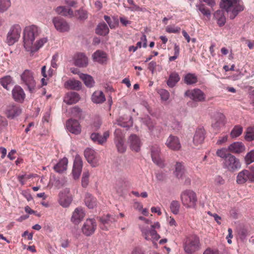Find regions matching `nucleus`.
<instances>
[{
    "label": "nucleus",
    "instance_id": "obj_1",
    "mask_svg": "<svg viewBox=\"0 0 254 254\" xmlns=\"http://www.w3.org/2000/svg\"><path fill=\"white\" fill-rule=\"evenodd\" d=\"M40 29L35 25L26 27L23 31V44L25 50L31 53L38 51L47 42V38H42L37 40L35 43V39L40 35Z\"/></svg>",
    "mask_w": 254,
    "mask_h": 254
},
{
    "label": "nucleus",
    "instance_id": "obj_2",
    "mask_svg": "<svg viewBox=\"0 0 254 254\" xmlns=\"http://www.w3.org/2000/svg\"><path fill=\"white\" fill-rule=\"evenodd\" d=\"M138 219L144 222V224H139V228L142 232V236L146 240H151L154 243V241H158L160 238L156 229L160 228V225L158 222H156L152 224L151 220L145 218L143 216H139Z\"/></svg>",
    "mask_w": 254,
    "mask_h": 254
},
{
    "label": "nucleus",
    "instance_id": "obj_3",
    "mask_svg": "<svg viewBox=\"0 0 254 254\" xmlns=\"http://www.w3.org/2000/svg\"><path fill=\"white\" fill-rule=\"evenodd\" d=\"M220 5L229 14L231 19H234L244 9L240 0H221Z\"/></svg>",
    "mask_w": 254,
    "mask_h": 254
},
{
    "label": "nucleus",
    "instance_id": "obj_4",
    "mask_svg": "<svg viewBox=\"0 0 254 254\" xmlns=\"http://www.w3.org/2000/svg\"><path fill=\"white\" fill-rule=\"evenodd\" d=\"M21 84L31 93L34 92L36 87V81L33 72L30 69H25L20 74Z\"/></svg>",
    "mask_w": 254,
    "mask_h": 254
},
{
    "label": "nucleus",
    "instance_id": "obj_5",
    "mask_svg": "<svg viewBox=\"0 0 254 254\" xmlns=\"http://www.w3.org/2000/svg\"><path fill=\"white\" fill-rule=\"evenodd\" d=\"M223 168L227 171L234 173L241 168L240 159L231 154L228 155L222 163Z\"/></svg>",
    "mask_w": 254,
    "mask_h": 254
},
{
    "label": "nucleus",
    "instance_id": "obj_6",
    "mask_svg": "<svg viewBox=\"0 0 254 254\" xmlns=\"http://www.w3.org/2000/svg\"><path fill=\"white\" fill-rule=\"evenodd\" d=\"M181 199L184 206L187 208H193L196 205V193L191 190H186L182 192Z\"/></svg>",
    "mask_w": 254,
    "mask_h": 254
},
{
    "label": "nucleus",
    "instance_id": "obj_7",
    "mask_svg": "<svg viewBox=\"0 0 254 254\" xmlns=\"http://www.w3.org/2000/svg\"><path fill=\"white\" fill-rule=\"evenodd\" d=\"M184 249L187 254H192L200 249L199 238L195 235L187 237L184 243Z\"/></svg>",
    "mask_w": 254,
    "mask_h": 254
},
{
    "label": "nucleus",
    "instance_id": "obj_8",
    "mask_svg": "<svg viewBox=\"0 0 254 254\" xmlns=\"http://www.w3.org/2000/svg\"><path fill=\"white\" fill-rule=\"evenodd\" d=\"M22 29L19 24L12 25L6 36V42L9 45H12L16 43L20 37Z\"/></svg>",
    "mask_w": 254,
    "mask_h": 254
},
{
    "label": "nucleus",
    "instance_id": "obj_9",
    "mask_svg": "<svg viewBox=\"0 0 254 254\" xmlns=\"http://www.w3.org/2000/svg\"><path fill=\"white\" fill-rule=\"evenodd\" d=\"M69 191V189H65L59 193L58 202L64 208L68 207L72 202V198Z\"/></svg>",
    "mask_w": 254,
    "mask_h": 254
},
{
    "label": "nucleus",
    "instance_id": "obj_10",
    "mask_svg": "<svg viewBox=\"0 0 254 254\" xmlns=\"http://www.w3.org/2000/svg\"><path fill=\"white\" fill-rule=\"evenodd\" d=\"M96 226V222L94 219H87L84 223L81 230L84 235L90 236L94 233Z\"/></svg>",
    "mask_w": 254,
    "mask_h": 254
},
{
    "label": "nucleus",
    "instance_id": "obj_11",
    "mask_svg": "<svg viewBox=\"0 0 254 254\" xmlns=\"http://www.w3.org/2000/svg\"><path fill=\"white\" fill-rule=\"evenodd\" d=\"M185 95L195 102H202L205 99L204 93L197 88L187 90L185 92Z\"/></svg>",
    "mask_w": 254,
    "mask_h": 254
},
{
    "label": "nucleus",
    "instance_id": "obj_12",
    "mask_svg": "<svg viewBox=\"0 0 254 254\" xmlns=\"http://www.w3.org/2000/svg\"><path fill=\"white\" fill-rule=\"evenodd\" d=\"M84 156L88 162L92 167H95L98 165L99 157L94 150L87 148L84 151Z\"/></svg>",
    "mask_w": 254,
    "mask_h": 254
},
{
    "label": "nucleus",
    "instance_id": "obj_13",
    "mask_svg": "<svg viewBox=\"0 0 254 254\" xmlns=\"http://www.w3.org/2000/svg\"><path fill=\"white\" fill-rule=\"evenodd\" d=\"M160 148L157 144H154L151 147V157L154 163L160 167L164 166L163 160L160 155Z\"/></svg>",
    "mask_w": 254,
    "mask_h": 254
},
{
    "label": "nucleus",
    "instance_id": "obj_14",
    "mask_svg": "<svg viewBox=\"0 0 254 254\" xmlns=\"http://www.w3.org/2000/svg\"><path fill=\"white\" fill-rule=\"evenodd\" d=\"M5 113L8 118L13 119L21 113V109L18 105L10 103L6 106Z\"/></svg>",
    "mask_w": 254,
    "mask_h": 254
},
{
    "label": "nucleus",
    "instance_id": "obj_15",
    "mask_svg": "<svg viewBox=\"0 0 254 254\" xmlns=\"http://www.w3.org/2000/svg\"><path fill=\"white\" fill-rule=\"evenodd\" d=\"M66 127L68 131L73 134H79L81 132V127L77 120L72 119L67 120L66 123Z\"/></svg>",
    "mask_w": 254,
    "mask_h": 254
},
{
    "label": "nucleus",
    "instance_id": "obj_16",
    "mask_svg": "<svg viewBox=\"0 0 254 254\" xmlns=\"http://www.w3.org/2000/svg\"><path fill=\"white\" fill-rule=\"evenodd\" d=\"M82 168V159L78 155H76L74 160L72 169V175L74 179H77L79 177L81 173Z\"/></svg>",
    "mask_w": 254,
    "mask_h": 254
},
{
    "label": "nucleus",
    "instance_id": "obj_17",
    "mask_svg": "<svg viewBox=\"0 0 254 254\" xmlns=\"http://www.w3.org/2000/svg\"><path fill=\"white\" fill-rule=\"evenodd\" d=\"M53 22L55 28L61 32H66L69 29L68 24L63 18L55 17L53 19Z\"/></svg>",
    "mask_w": 254,
    "mask_h": 254
},
{
    "label": "nucleus",
    "instance_id": "obj_18",
    "mask_svg": "<svg viewBox=\"0 0 254 254\" xmlns=\"http://www.w3.org/2000/svg\"><path fill=\"white\" fill-rule=\"evenodd\" d=\"M118 216L114 215L107 214L100 218L101 225V228L104 230H108L109 227L114 223L117 222Z\"/></svg>",
    "mask_w": 254,
    "mask_h": 254
},
{
    "label": "nucleus",
    "instance_id": "obj_19",
    "mask_svg": "<svg viewBox=\"0 0 254 254\" xmlns=\"http://www.w3.org/2000/svg\"><path fill=\"white\" fill-rule=\"evenodd\" d=\"M85 215L83 209L81 207H77L72 213L71 221L75 225H78L82 221Z\"/></svg>",
    "mask_w": 254,
    "mask_h": 254
},
{
    "label": "nucleus",
    "instance_id": "obj_20",
    "mask_svg": "<svg viewBox=\"0 0 254 254\" xmlns=\"http://www.w3.org/2000/svg\"><path fill=\"white\" fill-rule=\"evenodd\" d=\"M142 123L148 127L150 132L154 135H157L160 132V128L159 127L155 126L154 123L148 117H145L142 119Z\"/></svg>",
    "mask_w": 254,
    "mask_h": 254
},
{
    "label": "nucleus",
    "instance_id": "obj_21",
    "mask_svg": "<svg viewBox=\"0 0 254 254\" xmlns=\"http://www.w3.org/2000/svg\"><path fill=\"white\" fill-rule=\"evenodd\" d=\"M166 145L169 148L174 151H178L181 148L179 138L172 135H170L167 138Z\"/></svg>",
    "mask_w": 254,
    "mask_h": 254
},
{
    "label": "nucleus",
    "instance_id": "obj_22",
    "mask_svg": "<svg viewBox=\"0 0 254 254\" xmlns=\"http://www.w3.org/2000/svg\"><path fill=\"white\" fill-rule=\"evenodd\" d=\"M12 95L14 100L22 103L25 98V94L23 89L19 85L15 86L12 90Z\"/></svg>",
    "mask_w": 254,
    "mask_h": 254
},
{
    "label": "nucleus",
    "instance_id": "obj_23",
    "mask_svg": "<svg viewBox=\"0 0 254 254\" xmlns=\"http://www.w3.org/2000/svg\"><path fill=\"white\" fill-rule=\"evenodd\" d=\"M74 64L80 67H85L88 64V59L83 53H77L73 57Z\"/></svg>",
    "mask_w": 254,
    "mask_h": 254
},
{
    "label": "nucleus",
    "instance_id": "obj_24",
    "mask_svg": "<svg viewBox=\"0 0 254 254\" xmlns=\"http://www.w3.org/2000/svg\"><path fill=\"white\" fill-rule=\"evenodd\" d=\"M109 136V132L106 131L103 135L98 133H92L90 135L91 140L95 143L102 145L105 143Z\"/></svg>",
    "mask_w": 254,
    "mask_h": 254
},
{
    "label": "nucleus",
    "instance_id": "obj_25",
    "mask_svg": "<svg viewBox=\"0 0 254 254\" xmlns=\"http://www.w3.org/2000/svg\"><path fill=\"white\" fill-rule=\"evenodd\" d=\"M205 132L202 127L196 129L193 138V144L197 146L203 143L205 138Z\"/></svg>",
    "mask_w": 254,
    "mask_h": 254
},
{
    "label": "nucleus",
    "instance_id": "obj_26",
    "mask_svg": "<svg viewBox=\"0 0 254 254\" xmlns=\"http://www.w3.org/2000/svg\"><path fill=\"white\" fill-rule=\"evenodd\" d=\"M128 143L130 148L136 152L140 150L141 142L138 136L135 134H131L128 138Z\"/></svg>",
    "mask_w": 254,
    "mask_h": 254
},
{
    "label": "nucleus",
    "instance_id": "obj_27",
    "mask_svg": "<svg viewBox=\"0 0 254 254\" xmlns=\"http://www.w3.org/2000/svg\"><path fill=\"white\" fill-rule=\"evenodd\" d=\"M225 124V118L224 115L220 113H217L212 124V127L215 129H219Z\"/></svg>",
    "mask_w": 254,
    "mask_h": 254
},
{
    "label": "nucleus",
    "instance_id": "obj_28",
    "mask_svg": "<svg viewBox=\"0 0 254 254\" xmlns=\"http://www.w3.org/2000/svg\"><path fill=\"white\" fill-rule=\"evenodd\" d=\"M246 147L242 142H235L228 147V150L233 153L240 154L245 150Z\"/></svg>",
    "mask_w": 254,
    "mask_h": 254
},
{
    "label": "nucleus",
    "instance_id": "obj_29",
    "mask_svg": "<svg viewBox=\"0 0 254 254\" xmlns=\"http://www.w3.org/2000/svg\"><path fill=\"white\" fill-rule=\"evenodd\" d=\"M80 99L79 95L75 92L67 93L64 98V102L68 105L77 103Z\"/></svg>",
    "mask_w": 254,
    "mask_h": 254
},
{
    "label": "nucleus",
    "instance_id": "obj_30",
    "mask_svg": "<svg viewBox=\"0 0 254 254\" xmlns=\"http://www.w3.org/2000/svg\"><path fill=\"white\" fill-rule=\"evenodd\" d=\"M174 175L179 179L185 176L186 169L182 162H177L175 165Z\"/></svg>",
    "mask_w": 254,
    "mask_h": 254
},
{
    "label": "nucleus",
    "instance_id": "obj_31",
    "mask_svg": "<svg viewBox=\"0 0 254 254\" xmlns=\"http://www.w3.org/2000/svg\"><path fill=\"white\" fill-rule=\"evenodd\" d=\"M64 87L66 88L79 90L82 87L81 82L74 79H70L64 83Z\"/></svg>",
    "mask_w": 254,
    "mask_h": 254
},
{
    "label": "nucleus",
    "instance_id": "obj_32",
    "mask_svg": "<svg viewBox=\"0 0 254 254\" xmlns=\"http://www.w3.org/2000/svg\"><path fill=\"white\" fill-rule=\"evenodd\" d=\"M214 19L216 20L219 27H222L226 23V17L223 10H217L213 14Z\"/></svg>",
    "mask_w": 254,
    "mask_h": 254
},
{
    "label": "nucleus",
    "instance_id": "obj_33",
    "mask_svg": "<svg viewBox=\"0 0 254 254\" xmlns=\"http://www.w3.org/2000/svg\"><path fill=\"white\" fill-rule=\"evenodd\" d=\"M68 164V160L66 158H63L59 161V162L54 166V170L59 173H63L67 169Z\"/></svg>",
    "mask_w": 254,
    "mask_h": 254
},
{
    "label": "nucleus",
    "instance_id": "obj_34",
    "mask_svg": "<svg viewBox=\"0 0 254 254\" xmlns=\"http://www.w3.org/2000/svg\"><path fill=\"white\" fill-rule=\"evenodd\" d=\"M91 99L94 103L101 104L105 101L106 98L102 91H96L93 93Z\"/></svg>",
    "mask_w": 254,
    "mask_h": 254
},
{
    "label": "nucleus",
    "instance_id": "obj_35",
    "mask_svg": "<svg viewBox=\"0 0 254 254\" xmlns=\"http://www.w3.org/2000/svg\"><path fill=\"white\" fill-rule=\"evenodd\" d=\"M79 76L87 87L91 88L94 86L95 82L91 76L86 74L79 73Z\"/></svg>",
    "mask_w": 254,
    "mask_h": 254
},
{
    "label": "nucleus",
    "instance_id": "obj_36",
    "mask_svg": "<svg viewBox=\"0 0 254 254\" xmlns=\"http://www.w3.org/2000/svg\"><path fill=\"white\" fill-rule=\"evenodd\" d=\"M93 60L99 63L103 64L106 61L107 56L105 52L98 50L92 55Z\"/></svg>",
    "mask_w": 254,
    "mask_h": 254
},
{
    "label": "nucleus",
    "instance_id": "obj_37",
    "mask_svg": "<svg viewBox=\"0 0 254 254\" xmlns=\"http://www.w3.org/2000/svg\"><path fill=\"white\" fill-rule=\"evenodd\" d=\"M180 76L178 73L172 72L170 74L167 84L169 87L172 88L179 81Z\"/></svg>",
    "mask_w": 254,
    "mask_h": 254
},
{
    "label": "nucleus",
    "instance_id": "obj_38",
    "mask_svg": "<svg viewBox=\"0 0 254 254\" xmlns=\"http://www.w3.org/2000/svg\"><path fill=\"white\" fill-rule=\"evenodd\" d=\"M56 12L64 16L72 17L73 15L72 10L68 7L60 6L56 9Z\"/></svg>",
    "mask_w": 254,
    "mask_h": 254
},
{
    "label": "nucleus",
    "instance_id": "obj_39",
    "mask_svg": "<svg viewBox=\"0 0 254 254\" xmlns=\"http://www.w3.org/2000/svg\"><path fill=\"white\" fill-rule=\"evenodd\" d=\"M85 203L89 208L92 209L97 205L96 199L91 194L87 193L85 197Z\"/></svg>",
    "mask_w": 254,
    "mask_h": 254
},
{
    "label": "nucleus",
    "instance_id": "obj_40",
    "mask_svg": "<svg viewBox=\"0 0 254 254\" xmlns=\"http://www.w3.org/2000/svg\"><path fill=\"white\" fill-rule=\"evenodd\" d=\"M117 124L124 127H129L132 125V121L130 117L127 118L121 117L117 120Z\"/></svg>",
    "mask_w": 254,
    "mask_h": 254
},
{
    "label": "nucleus",
    "instance_id": "obj_41",
    "mask_svg": "<svg viewBox=\"0 0 254 254\" xmlns=\"http://www.w3.org/2000/svg\"><path fill=\"white\" fill-rule=\"evenodd\" d=\"M109 29L105 23L99 24L96 29V33L100 35L105 36L108 34Z\"/></svg>",
    "mask_w": 254,
    "mask_h": 254
},
{
    "label": "nucleus",
    "instance_id": "obj_42",
    "mask_svg": "<svg viewBox=\"0 0 254 254\" xmlns=\"http://www.w3.org/2000/svg\"><path fill=\"white\" fill-rule=\"evenodd\" d=\"M127 2L129 4V6H127L126 4H124V7L127 9V10H130L131 11H144V8H142L136 5L133 0H127Z\"/></svg>",
    "mask_w": 254,
    "mask_h": 254
},
{
    "label": "nucleus",
    "instance_id": "obj_43",
    "mask_svg": "<svg viewBox=\"0 0 254 254\" xmlns=\"http://www.w3.org/2000/svg\"><path fill=\"white\" fill-rule=\"evenodd\" d=\"M246 173V169H244L238 174L236 179V182L238 184H244L248 181Z\"/></svg>",
    "mask_w": 254,
    "mask_h": 254
},
{
    "label": "nucleus",
    "instance_id": "obj_44",
    "mask_svg": "<svg viewBox=\"0 0 254 254\" xmlns=\"http://www.w3.org/2000/svg\"><path fill=\"white\" fill-rule=\"evenodd\" d=\"M184 80L186 84L190 85L195 83L197 81V78L194 74L189 73L185 75Z\"/></svg>",
    "mask_w": 254,
    "mask_h": 254
},
{
    "label": "nucleus",
    "instance_id": "obj_45",
    "mask_svg": "<svg viewBox=\"0 0 254 254\" xmlns=\"http://www.w3.org/2000/svg\"><path fill=\"white\" fill-rule=\"evenodd\" d=\"M197 9H198L204 16L209 18L211 15L210 10L202 3L197 4L196 5Z\"/></svg>",
    "mask_w": 254,
    "mask_h": 254
},
{
    "label": "nucleus",
    "instance_id": "obj_46",
    "mask_svg": "<svg viewBox=\"0 0 254 254\" xmlns=\"http://www.w3.org/2000/svg\"><path fill=\"white\" fill-rule=\"evenodd\" d=\"M243 127L239 125L235 126L230 133L232 138H234L239 136L243 132Z\"/></svg>",
    "mask_w": 254,
    "mask_h": 254
},
{
    "label": "nucleus",
    "instance_id": "obj_47",
    "mask_svg": "<svg viewBox=\"0 0 254 254\" xmlns=\"http://www.w3.org/2000/svg\"><path fill=\"white\" fill-rule=\"evenodd\" d=\"M170 208L174 214H178L180 211V204L177 200H173L170 203Z\"/></svg>",
    "mask_w": 254,
    "mask_h": 254
},
{
    "label": "nucleus",
    "instance_id": "obj_48",
    "mask_svg": "<svg viewBox=\"0 0 254 254\" xmlns=\"http://www.w3.org/2000/svg\"><path fill=\"white\" fill-rule=\"evenodd\" d=\"M10 5V0H0V13L6 11Z\"/></svg>",
    "mask_w": 254,
    "mask_h": 254
},
{
    "label": "nucleus",
    "instance_id": "obj_49",
    "mask_svg": "<svg viewBox=\"0 0 254 254\" xmlns=\"http://www.w3.org/2000/svg\"><path fill=\"white\" fill-rule=\"evenodd\" d=\"M245 138L248 141L254 140V127H249L247 128Z\"/></svg>",
    "mask_w": 254,
    "mask_h": 254
},
{
    "label": "nucleus",
    "instance_id": "obj_50",
    "mask_svg": "<svg viewBox=\"0 0 254 254\" xmlns=\"http://www.w3.org/2000/svg\"><path fill=\"white\" fill-rule=\"evenodd\" d=\"M246 175L247 176L248 181L250 183L254 182V166H252L249 168V170H246Z\"/></svg>",
    "mask_w": 254,
    "mask_h": 254
},
{
    "label": "nucleus",
    "instance_id": "obj_51",
    "mask_svg": "<svg viewBox=\"0 0 254 254\" xmlns=\"http://www.w3.org/2000/svg\"><path fill=\"white\" fill-rule=\"evenodd\" d=\"M158 93L159 94L162 101H167L170 97V93L166 89H160L158 90Z\"/></svg>",
    "mask_w": 254,
    "mask_h": 254
},
{
    "label": "nucleus",
    "instance_id": "obj_52",
    "mask_svg": "<svg viewBox=\"0 0 254 254\" xmlns=\"http://www.w3.org/2000/svg\"><path fill=\"white\" fill-rule=\"evenodd\" d=\"M118 151L120 153H124L126 150V146L124 140H115Z\"/></svg>",
    "mask_w": 254,
    "mask_h": 254
},
{
    "label": "nucleus",
    "instance_id": "obj_53",
    "mask_svg": "<svg viewBox=\"0 0 254 254\" xmlns=\"http://www.w3.org/2000/svg\"><path fill=\"white\" fill-rule=\"evenodd\" d=\"M245 160L247 165L250 164L254 162V150H251L247 154Z\"/></svg>",
    "mask_w": 254,
    "mask_h": 254
},
{
    "label": "nucleus",
    "instance_id": "obj_54",
    "mask_svg": "<svg viewBox=\"0 0 254 254\" xmlns=\"http://www.w3.org/2000/svg\"><path fill=\"white\" fill-rule=\"evenodd\" d=\"M12 81V78L10 76H6L0 79L1 85L4 88L7 89V85Z\"/></svg>",
    "mask_w": 254,
    "mask_h": 254
},
{
    "label": "nucleus",
    "instance_id": "obj_55",
    "mask_svg": "<svg viewBox=\"0 0 254 254\" xmlns=\"http://www.w3.org/2000/svg\"><path fill=\"white\" fill-rule=\"evenodd\" d=\"M228 149H226L225 148H222L219 149H218L216 151V155L221 158H223L224 160L226 159V158L228 155L229 153H227Z\"/></svg>",
    "mask_w": 254,
    "mask_h": 254
},
{
    "label": "nucleus",
    "instance_id": "obj_56",
    "mask_svg": "<svg viewBox=\"0 0 254 254\" xmlns=\"http://www.w3.org/2000/svg\"><path fill=\"white\" fill-rule=\"evenodd\" d=\"M180 30V27L172 25L168 26L166 28V31L169 33H178Z\"/></svg>",
    "mask_w": 254,
    "mask_h": 254
},
{
    "label": "nucleus",
    "instance_id": "obj_57",
    "mask_svg": "<svg viewBox=\"0 0 254 254\" xmlns=\"http://www.w3.org/2000/svg\"><path fill=\"white\" fill-rule=\"evenodd\" d=\"M115 140H124V134L120 129L117 128L115 130Z\"/></svg>",
    "mask_w": 254,
    "mask_h": 254
},
{
    "label": "nucleus",
    "instance_id": "obj_58",
    "mask_svg": "<svg viewBox=\"0 0 254 254\" xmlns=\"http://www.w3.org/2000/svg\"><path fill=\"white\" fill-rule=\"evenodd\" d=\"M81 110L78 107H73L71 111V113L72 116L80 118L81 116Z\"/></svg>",
    "mask_w": 254,
    "mask_h": 254
},
{
    "label": "nucleus",
    "instance_id": "obj_59",
    "mask_svg": "<svg viewBox=\"0 0 254 254\" xmlns=\"http://www.w3.org/2000/svg\"><path fill=\"white\" fill-rule=\"evenodd\" d=\"M104 18L111 29H113L116 27L117 25L116 23L114 21H112L111 18L109 16L105 15Z\"/></svg>",
    "mask_w": 254,
    "mask_h": 254
},
{
    "label": "nucleus",
    "instance_id": "obj_60",
    "mask_svg": "<svg viewBox=\"0 0 254 254\" xmlns=\"http://www.w3.org/2000/svg\"><path fill=\"white\" fill-rule=\"evenodd\" d=\"M78 18L80 20H85L87 18V12L86 11L83 9L79 10L77 11Z\"/></svg>",
    "mask_w": 254,
    "mask_h": 254
},
{
    "label": "nucleus",
    "instance_id": "obj_61",
    "mask_svg": "<svg viewBox=\"0 0 254 254\" xmlns=\"http://www.w3.org/2000/svg\"><path fill=\"white\" fill-rule=\"evenodd\" d=\"M58 58V54H55L53 56L52 59L51 61V66L54 68H57L58 67V64H57Z\"/></svg>",
    "mask_w": 254,
    "mask_h": 254
},
{
    "label": "nucleus",
    "instance_id": "obj_62",
    "mask_svg": "<svg viewBox=\"0 0 254 254\" xmlns=\"http://www.w3.org/2000/svg\"><path fill=\"white\" fill-rule=\"evenodd\" d=\"M200 3H202V2L206 3L208 6L211 7H213L216 4L215 0H199Z\"/></svg>",
    "mask_w": 254,
    "mask_h": 254
},
{
    "label": "nucleus",
    "instance_id": "obj_63",
    "mask_svg": "<svg viewBox=\"0 0 254 254\" xmlns=\"http://www.w3.org/2000/svg\"><path fill=\"white\" fill-rule=\"evenodd\" d=\"M214 182L217 185H221L224 183V180L220 176H217L215 178Z\"/></svg>",
    "mask_w": 254,
    "mask_h": 254
},
{
    "label": "nucleus",
    "instance_id": "obj_64",
    "mask_svg": "<svg viewBox=\"0 0 254 254\" xmlns=\"http://www.w3.org/2000/svg\"><path fill=\"white\" fill-rule=\"evenodd\" d=\"M203 254H219V252L217 250L208 248L204 252Z\"/></svg>",
    "mask_w": 254,
    "mask_h": 254
}]
</instances>
